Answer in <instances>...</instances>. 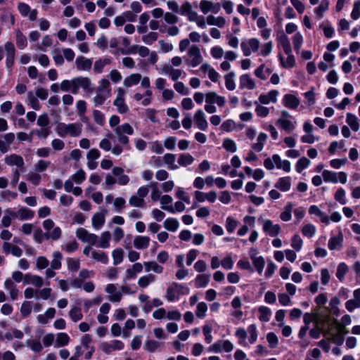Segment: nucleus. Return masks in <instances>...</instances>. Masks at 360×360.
<instances>
[{"instance_id": "f257e3e1", "label": "nucleus", "mask_w": 360, "mask_h": 360, "mask_svg": "<svg viewBox=\"0 0 360 360\" xmlns=\"http://www.w3.org/2000/svg\"><path fill=\"white\" fill-rule=\"evenodd\" d=\"M110 82L107 79H102L98 84L96 91V96L93 98L95 105H101L104 101L110 96Z\"/></svg>"}, {"instance_id": "f03ea898", "label": "nucleus", "mask_w": 360, "mask_h": 360, "mask_svg": "<svg viewBox=\"0 0 360 360\" xmlns=\"http://www.w3.org/2000/svg\"><path fill=\"white\" fill-rule=\"evenodd\" d=\"M43 228L46 231L45 239L58 240L62 235V231L60 227L55 226L53 221L51 219L43 221Z\"/></svg>"}, {"instance_id": "7ed1b4c3", "label": "nucleus", "mask_w": 360, "mask_h": 360, "mask_svg": "<svg viewBox=\"0 0 360 360\" xmlns=\"http://www.w3.org/2000/svg\"><path fill=\"white\" fill-rule=\"evenodd\" d=\"M56 131L60 136H64L67 134H70L72 136H78L81 134L82 126L76 123L68 124L60 123L56 127Z\"/></svg>"}, {"instance_id": "20e7f679", "label": "nucleus", "mask_w": 360, "mask_h": 360, "mask_svg": "<svg viewBox=\"0 0 360 360\" xmlns=\"http://www.w3.org/2000/svg\"><path fill=\"white\" fill-rule=\"evenodd\" d=\"M205 110L208 112H214L216 111L215 107L213 104H217L219 106H223L225 103L224 97L219 96L214 91H210L205 95Z\"/></svg>"}, {"instance_id": "39448f33", "label": "nucleus", "mask_w": 360, "mask_h": 360, "mask_svg": "<svg viewBox=\"0 0 360 360\" xmlns=\"http://www.w3.org/2000/svg\"><path fill=\"white\" fill-rule=\"evenodd\" d=\"M188 58L185 62L187 65L193 68L198 66L202 62V56L200 49L196 45H192L189 47L187 53Z\"/></svg>"}, {"instance_id": "423d86ee", "label": "nucleus", "mask_w": 360, "mask_h": 360, "mask_svg": "<svg viewBox=\"0 0 360 360\" xmlns=\"http://www.w3.org/2000/svg\"><path fill=\"white\" fill-rule=\"evenodd\" d=\"M114 131L120 143L123 145H127L129 139L125 134L131 135L134 133V129L129 124L125 123L115 127Z\"/></svg>"}, {"instance_id": "0eeeda50", "label": "nucleus", "mask_w": 360, "mask_h": 360, "mask_svg": "<svg viewBox=\"0 0 360 360\" xmlns=\"http://www.w3.org/2000/svg\"><path fill=\"white\" fill-rule=\"evenodd\" d=\"M188 293V288L176 282L172 283L167 289L166 298L172 302L175 300L177 295Z\"/></svg>"}, {"instance_id": "6e6552de", "label": "nucleus", "mask_w": 360, "mask_h": 360, "mask_svg": "<svg viewBox=\"0 0 360 360\" xmlns=\"http://www.w3.org/2000/svg\"><path fill=\"white\" fill-rule=\"evenodd\" d=\"M75 94L79 93V88L87 92H91V80L86 77H77L73 78Z\"/></svg>"}, {"instance_id": "1a4fd4ad", "label": "nucleus", "mask_w": 360, "mask_h": 360, "mask_svg": "<svg viewBox=\"0 0 360 360\" xmlns=\"http://www.w3.org/2000/svg\"><path fill=\"white\" fill-rule=\"evenodd\" d=\"M240 47L243 50L244 56H249L252 52L258 51L259 47V41L255 38H251L248 40L243 41L240 44Z\"/></svg>"}, {"instance_id": "9d476101", "label": "nucleus", "mask_w": 360, "mask_h": 360, "mask_svg": "<svg viewBox=\"0 0 360 360\" xmlns=\"http://www.w3.org/2000/svg\"><path fill=\"white\" fill-rule=\"evenodd\" d=\"M76 236L84 243H88L92 245H96L98 240V236L89 232L84 228H79L76 230Z\"/></svg>"}, {"instance_id": "9b49d317", "label": "nucleus", "mask_w": 360, "mask_h": 360, "mask_svg": "<svg viewBox=\"0 0 360 360\" xmlns=\"http://www.w3.org/2000/svg\"><path fill=\"white\" fill-rule=\"evenodd\" d=\"M124 343L117 340H115L112 341L110 343L108 342H102L99 345L100 349H101L103 352L107 354H110L112 351L115 350H122L124 348Z\"/></svg>"}, {"instance_id": "f8f14e48", "label": "nucleus", "mask_w": 360, "mask_h": 360, "mask_svg": "<svg viewBox=\"0 0 360 360\" xmlns=\"http://www.w3.org/2000/svg\"><path fill=\"white\" fill-rule=\"evenodd\" d=\"M117 97L114 101V105L117 108L120 112H124L128 110V107L124 103L125 91L119 87L117 89Z\"/></svg>"}, {"instance_id": "ddd939ff", "label": "nucleus", "mask_w": 360, "mask_h": 360, "mask_svg": "<svg viewBox=\"0 0 360 360\" xmlns=\"http://www.w3.org/2000/svg\"><path fill=\"white\" fill-rule=\"evenodd\" d=\"M263 231L270 236H276L281 230V227L278 224H274L270 219L263 220L262 224Z\"/></svg>"}, {"instance_id": "4468645a", "label": "nucleus", "mask_w": 360, "mask_h": 360, "mask_svg": "<svg viewBox=\"0 0 360 360\" xmlns=\"http://www.w3.org/2000/svg\"><path fill=\"white\" fill-rule=\"evenodd\" d=\"M122 54H130L138 53L141 57H146L150 54V50L146 46L134 45L127 50L120 49Z\"/></svg>"}, {"instance_id": "2eb2a0df", "label": "nucleus", "mask_w": 360, "mask_h": 360, "mask_svg": "<svg viewBox=\"0 0 360 360\" xmlns=\"http://www.w3.org/2000/svg\"><path fill=\"white\" fill-rule=\"evenodd\" d=\"M105 292L109 294L108 300L112 302H118L121 300L122 294L117 290L115 285L112 283L108 284L105 289Z\"/></svg>"}, {"instance_id": "dca6fc26", "label": "nucleus", "mask_w": 360, "mask_h": 360, "mask_svg": "<svg viewBox=\"0 0 360 360\" xmlns=\"http://www.w3.org/2000/svg\"><path fill=\"white\" fill-rule=\"evenodd\" d=\"M200 8L204 14H207L210 11L217 13L221 9V5L210 1L202 0L200 2Z\"/></svg>"}, {"instance_id": "f3484780", "label": "nucleus", "mask_w": 360, "mask_h": 360, "mask_svg": "<svg viewBox=\"0 0 360 360\" xmlns=\"http://www.w3.org/2000/svg\"><path fill=\"white\" fill-rule=\"evenodd\" d=\"M107 212L106 210L102 209L101 212L94 214L91 220L94 229L98 230L104 225Z\"/></svg>"}, {"instance_id": "a211bd4d", "label": "nucleus", "mask_w": 360, "mask_h": 360, "mask_svg": "<svg viewBox=\"0 0 360 360\" xmlns=\"http://www.w3.org/2000/svg\"><path fill=\"white\" fill-rule=\"evenodd\" d=\"M18 8L20 14L25 17H28L30 20H34L37 16V10H30V7L25 3L18 4Z\"/></svg>"}, {"instance_id": "6ab92c4d", "label": "nucleus", "mask_w": 360, "mask_h": 360, "mask_svg": "<svg viewBox=\"0 0 360 360\" xmlns=\"http://www.w3.org/2000/svg\"><path fill=\"white\" fill-rule=\"evenodd\" d=\"M75 65L79 70L88 71L91 68L92 60L82 56H79L75 60Z\"/></svg>"}, {"instance_id": "aec40b11", "label": "nucleus", "mask_w": 360, "mask_h": 360, "mask_svg": "<svg viewBox=\"0 0 360 360\" xmlns=\"http://www.w3.org/2000/svg\"><path fill=\"white\" fill-rule=\"evenodd\" d=\"M5 162L10 166H16L20 169H24L23 158L18 155L12 154L5 158Z\"/></svg>"}, {"instance_id": "412c9836", "label": "nucleus", "mask_w": 360, "mask_h": 360, "mask_svg": "<svg viewBox=\"0 0 360 360\" xmlns=\"http://www.w3.org/2000/svg\"><path fill=\"white\" fill-rule=\"evenodd\" d=\"M2 250L5 254L8 255L11 253L17 257H20L22 254V250L20 248L8 242L4 243Z\"/></svg>"}, {"instance_id": "4be33fe9", "label": "nucleus", "mask_w": 360, "mask_h": 360, "mask_svg": "<svg viewBox=\"0 0 360 360\" xmlns=\"http://www.w3.org/2000/svg\"><path fill=\"white\" fill-rule=\"evenodd\" d=\"M283 105L292 110L295 109L300 104V100L292 94H285L283 98Z\"/></svg>"}, {"instance_id": "5701e85b", "label": "nucleus", "mask_w": 360, "mask_h": 360, "mask_svg": "<svg viewBox=\"0 0 360 360\" xmlns=\"http://www.w3.org/2000/svg\"><path fill=\"white\" fill-rule=\"evenodd\" d=\"M111 240V233L106 231L101 234L99 239L98 238L96 245L97 247L103 249H106L110 247V241Z\"/></svg>"}, {"instance_id": "b1692460", "label": "nucleus", "mask_w": 360, "mask_h": 360, "mask_svg": "<svg viewBox=\"0 0 360 360\" xmlns=\"http://www.w3.org/2000/svg\"><path fill=\"white\" fill-rule=\"evenodd\" d=\"M186 16L189 21L195 22L199 27L205 28L206 27L205 18L202 15H199L195 11L192 10Z\"/></svg>"}, {"instance_id": "393cba45", "label": "nucleus", "mask_w": 360, "mask_h": 360, "mask_svg": "<svg viewBox=\"0 0 360 360\" xmlns=\"http://www.w3.org/2000/svg\"><path fill=\"white\" fill-rule=\"evenodd\" d=\"M142 76L139 73H133L124 78L123 86L126 88H130L136 85L141 79Z\"/></svg>"}, {"instance_id": "a878e982", "label": "nucleus", "mask_w": 360, "mask_h": 360, "mask_svg": "<svg viewBox=\"0 0 360 360\" xmlns=\"http://www.w3.org/2000/svg\"><path fill=\"white\" fill-rule=\"evenodd\" d=\"M5 50L6 51V63L9 67L13 64L15 58V47L12 42L8 41L5 44Z\"/></svg>"}, {"instance_id": "bb28decb", "label": "nucleus", "mask_w": 360, "mask_h": 360, "mask_svg": "<svg viewBox=\"0 0 360 360\" xmlns=\"http://www.w3.org/2000/svg\"><path fill=\"white\" fill-rule=\"evenodd\" d=\"M276 124L288 133L291 132L295 129V123L285 117L278 120Z\"/></svg>"}, {"instance_id": "cd10ccee", "label": "nucleus", "mask_w": 360, "mask_h": 360, "mask_svg": "<svg viewBox=\"0 0 360 360\" xmlns=\"http://www.w3.org/2000/svg\"><path fill=\"white\" fill-rule=\"evenodd\" d=\"M173 201L172 198L168 195H164L160 198L161 208L171 213L174 212V209L171 205Z\"/></svg>"}, {"instance_id": "c85d7f7f", "label": "nucleus", "mask_w": 360, "mask_h": 360, "mask_svg": "<svg viewBox=\"0 0 360 360\" xmlns=\"http://www.w3.org/2000/svg\"><path fill=\"white\" fill-rule=\"evenodd\" d=\"M150 238L147 236H138L134 240V246L136 249H145L149 245Z\"/></svg>"}, {"instance_id": "c756f323", "label": "nucleus", "mask_w": 360, "mask_h": 360, "mask_svg": "<svg viewBox=\"0 0 360 360\" xmlns=\"http://www.w3.org/2000/svg\"><path fill=\"white\" fill-rule=\"evenodd\" d=\"M4 288L9 291L11 298L13 300L17 299L18 295V290L14 283L9 278L6 279L4 282Z\"/></svg>"}, {"instance_id": "7c9ffc66", "label": "nucleus", "mask_w": 360, "mask_h": 360, "mask_svg": "<svg viewBox=\"0 0 360 360\" xmlns=\"http://www.w3.org/2000/svg\"><path fill=\"white\" fill-rule=\"evenodd\" d=\"M250 259L257 272L261 274L265 265L264 259L262 256L257 257L255 253L250 255Z\"/></svg>"}, {"instance_id": "2f4dec72", "label": "nucleus", "mask_w": 360, "mask_h": 360, "mask_svg": "<svg viewBox=\"0 0 360 360\" xmlns=\"http://www.w3.org/2000/svg\"><path fill=\"white\" fill-rule=\"evenodd\" d=\"M240 84L241 88H247L249 90H252L255 87V82L248 74L240 77Z\"/></svg>"}, {"instance_id": "473e14b6", "label": "nucleus", "mask_w": 360, "mask_h": 360, "mask_svg": "<svg viewBox=\"0 0 360 360\" xmlns=\"http://www.w3.org/2000/svg\"><path fill=\"white\" fill-rule=\"evenodd\" d=\"M162 160L169 169L174 170L179 168V166L175 164L176 157L174 154L166 153L163 155Z\"/></svg>"}, {"instance_id": "72a5a7b5", "label": "nucleus", "mask_w": 360, "mask_h": 360, "mask_svg": "<svg viewBox=\"0 0 360 360\" xmlns=\"http://www.w3.org/2000/svg\"><path fill=\"white\" fill-rule=\"evenodd\" d=\"M290 186V178L288 176L280 178L275 184V187L281 191H288Z\"/></svg>"}, {"instance_id": "f704fd0d", "label": "nucleus", "mask_w": 360, "mask_h": 360, "mask_svg": "<svg viewBox=\"0 0 360 360\" xmlns=\"http://www.w3.org/2000/svg\"><path fill=\"white\" fill-rule=\"evenodd\" d=\"M206 22L209 25H216L219 27H223L226 24L224 18L221 16L214 17L210 15L206 18Z\"/></svg>"}, {"instance_id": "c9c22d12", "label": "nucleus", "mask_w": 360, "mask_h": 360, "mask_svg": "<svg viewBox=\"0 0 360 360\" xmlns=\"http://www.w3.org/2000/svg\"><path fill=\"white\" fill-rule=\"evenodd\" d=\"M266 139L267 135L264 133H260L257 136V143L252 145V148L256 152L262 151Z\"/></svg>"}, {"instance_id": "e433bc0d", "label": "nucleus", "mask_w": 360, "mask_h": 360, "mask_svg": "<svg viewBox=\"0 0 360 360\" xmlns=\"http://www.w3.org/2000/svg\"><path fill=\"white\" fill-rule=\"evenodd\" d=\"M340 301L337 297H333L329 302V307H326V310L331 314L338 316L339 314L338 305Z\"/></svg>"}, {"instance_id": "4c0bfd02", "label": "nucleus", "mask_w": 360, "mask_h": 360, "mask_svg": "<svg viewBox=\"0 0 360 360\" xmlns=\"http://www.w3.org/2000/svg\"><path fill=\"white\" fill-rule=\"evenodd\" d=\"M163 226L169 231L175 232L179 226V223L175 218H168L164 221Z\"/></svg>"}, {"instance_id": "58836bf2", "label": "nucleus", "mask_w": 360, "mask_h": 360, "mask_svg": "<svg viewBox=\"0 0 360 360\" xmlns=\"http://www.w3.org/2000/svg\"><path fill=\"white\" fill-rule=\"evenodd\" d=\"M343 237L340 233L338 236L332 237L328 241V248L331 250L339 249L342 246Z\"/></svg>"}, {"instance_id": "ea45409f", "label": "nucleus", "mask_w": 360, "mask_h": 360, "mask_svg": "<svg viewBox=\"0 0 360 360\" xmlns=\"http://www.w3.org/2000/svg\"><path fill=\"white\" fill-rule=\"evenodd\" d=\"M143 265L146 272L153 271L156 274H161L163 271V267L155 262H145Z\"/></svg>"}, {"instance_id": "a19ab883", "label": "nucleus", "mask_w": 360, "mask_h": 360, "mask_svg": "<svg viewBox=\"0 0 360 360\" xmlns=\"http://www.w3.org/2000/svg\"><path fill=\"white\" fill-rule=\"evenodd\" d=\"M193 157L189 153H181L178 158V163L181 167L190 165L193 162Z\"/></svg>"}, {"instance_id": "79ce46f5", "label": "nucleus", "mask_w": 360, "mask_h": 360, "mask_svg": "<svg viewBox=\"0 0 360 360\" xmlns=\"http://www.w3.org/2000/svg\"><path fill=\"white\" fill-rule=\"evenodd\" d=\"M63 258L62 254L58 251H55L53 253V259L51 262V268L52 269H59L61 268V259Z\"/></svg>"}, {"instance_id": "37998d69", "label": "nucleus", "mask_w": 360, "mask_h": 360, "mask_svg": "<svg viewBox=\"0 0 360 360\" xmlns=\"http://www.w3.org/2000/svg\"><path fill=\"white\" fill-rule=\"evenodd\" d=\"M17 213L18 219L20 220L30 219L34 217V212L26 207L19 209Z\"/></svg>"}, {"instance_id": "c03bdc74", "label": "nucleus", "mask_w": 360, "mask_h": 360, "mask_svg": "<svg viewBox=\"0 0 360 360\" xmlns=\"http://www.w3.org/2000/svg\"><path fill=\"white\" fill-rule=\"evenodd\" d=\"M15 38L17 46L22 49L27 46V38L20 30H15Z\"/></svg>"}, {"instance_id": "a18cd8bd", "label": "nucleus", "mask_w": 360, "mask_h": 360, "mask_svg": "<svg viewBox=\"0 0 360 360\" xmlns=\"http://www.w3.org/2000/svg\"><path fill=\"white\" fill-rule=\"evenodd\" d=\"M303 321L304 323H305V326H307L312 321L319 323L320 321V317L318 314V311H316L313 313H305L304 314Z\"/></svg>"}, {"instance_id": "49530a36", "label": "nucleus", "mask_w": 360, "mask_h": 360, "mask_svg": "<svg viewBox=\"0 0 360 360\" xmlns=\"http://www.w3.org/2000/svg\"><path fill=\"white\" fill-rule=\"evenodd\" d=\"M69 316L74 322H77L83 318L82 310L78 307H73L69 311Z\"/></svg>"}, {"instance_id": "de8ad7c7", "label": "nucleus", "mask_w": 360, "mask_h": 360, "mask_svg": "<svg viewBox=\"0 0 360 360\" xmlns=\"http://www.w3.org/2000/svg\"><path fill=\"white\" fill-rule=\"evenodd\" d=\"M155 281V276L153 274H148L139 278L138 285L142 288H146L150 283Z\"/></svg>"}, {"instance_id": "09e8293b", "label": "nucleus", "mask_w": 360, "mask_h": 360, "mask_svg": "<svg viewBox=\"0 0 360 360\" xmlns=\"http://www.w3.org/2000/svg\"><path fill=\"white\" fill-rule=\"evenodd\" d=\"M129 205L131 207L141 208L145 207L146 202L144 199L141 198L136 195H133L129 199Z\"/></svg>"}, {"instance_id": "8fccbe9b", "label": "nucleus", "mask_w": 360, "mask_h": 360, "mask_svg": "<svg viewBox=\"0 0 360 360\" xmlns=\"http://www.w3.org/2000/svg\"><path fill=\"white\" fill-rule=\"evenodd\" d=\"M278 58L281 65L285 68H292L295 64V58L292 53L288 55L286 61H284L283 57L281 53L278 54Z\"/></svg>"}, {"instance_id": "3c124183", "label": "nucleus", "mask_w": 360, "mask_h": 360, "mask_svg": "<svg viewBox=\"0 0 360 360\" xmlns=\"http://www.w3.org/2000/svg\"><path fill=\"white\" fill-rule=\"evenodd\" d=\"M210 281V276L207 274L198 275L195 280V285L197 288L205 287Z\"/></svg>"}, {"instance_id": "603ef678", "label": "nucleus", "mask_w": 360, "mask_h": 360, "mask_svg": "<svg viewBox=\"0 0 360 360\" xmlns=\"http://www.w3.org/2000/svg\"><path fill=\"white\" fill-rule=\"evenodd\" d=\"M195 124L201 130H205L207 127V122L202 116V114H195Z\"/></svg>"}, {"instance_id": "864d4df0", "label": "nucleus", "mask_w": 360, "mask_h": 360, "mask_svg": "<svg viewBox=\"0 0 360 360\" xmlns=\"http://www.w3.org/2000/svg\"><path fill=\"white\" fill-rule=\"evenodd\" d=\"M293 205L292 202H288L284 207V211L281 212L280 217L284 221H288L291 219V212L292 210Z\"/></svg>"}, {"instance_id": "5fc2aeb1", "label": "nucleus", "mask_w": 360, "mask_h": 360, "mask_svg": "<svg viewBox=\"0 0 360 360\" xmlns=\"http://www.w3.org/2000/svg\"><path fill=\"white\" fill-rule=\"evenodd\" d=\"M346 121L353 131H357L359 130V124L355 115L353 114H347Z\"/></svg>"}, {"instance_id": "6e6d98bb", "label": "nucleus", "mask_w": 360, "mask_h": 360, "mask_svg": "<svg viewBox=\"0 0 360 360\" xmlns=\"http://www.w3.org/2000/svg\"><path fill=\"white\" fill-rule=\"evenodd\" d=\"M91 257L94 259L101 262L103 264H107L108 262V257L106 253L103 252L92 251Z\"/></svg>"}, {"instance_id": "4d7b16f0", "label": "nucleus", "mask_w": 360, "mask_h": 360, "mask_svg": "<svg viewBox=\"0 0 360 360\" xmlns=\"http://www.w3.org/2000/svg\"><path fill=\"white\" fill-rule=\"evenodd\" d=\"M60 89L63 91H70L75 94L73 79L63 80L60 84Z\"/></svg>"}, {"instance_id": "13d9d810", "label": "nucleus", "mask_w": 360, "mask_h": 360, "mask_svg": "<svg viewBox=\"0 0 360 360\" xmlns=\"http://www.w3.org/2000/svg\"><path fill=\"white\" fill-rule=\"evenodd\" d=\"M259 320L263 322H267L269 320L271 316V310L266 307H260L259 308Z\"/></svg>"}, {"instance_id": "bf43d9fd", "label": "nucleus", "mask_w": 360, "mask_h": 360, "mask_svg": "<svg viewBox=\"0 0 360 360\" xmlns=\"http://www.w3.org/2000/svg\"><path fill=\"white\" fill-rule=\"evenodd\" d=\"M148 187L151 188L152 191L150 194L151 200L153 201H157L159 198H160V192L158 188V183L155 181L150 182L148 185Z\"/></svg>"}, {"instance_id": "052dcab7", "label": "nucleus", "mask_w": 360, "mask_h": 360, "mask_svg": "<svg viewBox=\"0 0 360 360\" xmlns=\"http://www.w3.org/2000/svg\"><path fill=\"white\" fill-rule=\"evenodd\" d=\"M70 337L67 333H60L57 335L56 345L58 347H63L68 344Z\"/></svg>"}, {"instance_id": "680f3d73", "label": "nucleus", "mask_w": 360, "mask_h": 360, "mask_svg": "<svg viewBox=\"0 0 360 360\" xmlns=\"http://www.w3.org/2000/svg\"><path fill=\"white\" fill-rule=\"evenodd\" d=\"M323 180L325 181H329L332 183L338 182L337 173L329 170H324L322 173Z\"/></svg>"}, {"instance_id": "e2e57ef3", "label": "nucleus", "mask_w": 360, "mask_h": 360, "mask_svg": "<svg viewBox=\"0 0 360 360\" xmlns=\"http://www.w3.org/2000/svg\"><path fill=\"white\" fill-rule=\"evenodd\" d=\"M234 76H235L234 72H231L228 73L227 75H226L224 77L226 87L227 88V89L231 90V91L233 90L236 87L235 82L233 80Z\"/></svg>"}, {"instance_id": "0e129e2a", "label": "nucleus", "mask_w": 360, "mask_h": 360, "mask_svg": "<svg viewBox=\"0 0 360 360\" xmlns=\"http://www.w3.org/2000/svg\"><path fill=\"white\" fill-rule=\"evenodd\" d=\"M124 252L121 248L115 249L112 252L114 265H117L122 262Z\"/></svg>"}, {"instance_id": "69168bd1", "label": "nucleus", "mask_w": 360, "mask_h": 360, "mask_svg": "<svg viewBox=\"0 0 360 360\" xmlns=\"http://www.w3.org/2000/svg\"><path fill=\"white\" fill-rule=\"evenodd\" d=\"M348 271V267L345 263H340L338 266L336 276L337 278L342 281L344 279V277L346 273Z\"/></svg>"}, {"instance_id": "338daca9", "label": "nucleus", "mask_w": 360, "mask_h": 360, "mask_svg": "<svg viewBox=\"0 0 360 360\" xmlns=\"http://www.w3.org/2000/svg\"><path fill=\"white\" fill-rule=\"evenodd\" d=\"M158 34L157 32H150L148 34L142 37V41L148 45L152 44L154 41L158 39Z\"/></svg>"}, {"instance_id": "774afa93", "label": "nucleus", "mask_w": 360, "mask_h": 360, "mask_svg": "<svg viewBox=\"0 0 360 360\" xmlns=\"http://www.w3.org/2000/svg\"><path fill=\"white\" fill-rule=\"evenodd\" d=\"M302 233L304 236L311 238L316 233V227L312 224H307L303 226Z\"/></svg>"}]
</instances>
